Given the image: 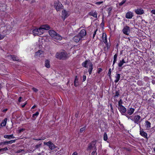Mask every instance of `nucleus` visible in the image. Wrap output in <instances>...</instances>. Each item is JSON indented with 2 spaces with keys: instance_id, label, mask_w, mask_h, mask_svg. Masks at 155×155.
Masks as SVG:
<instances>
[{
  "instance_id": "1",
  "label": "nucleus",
  "mask_w": 155,
  "mask_h": 155,
  "mask_svg": "<svg viewBox=\"0 0 155 155\" xmlns=\"http://www.w3.org/2000/svg\"><path fill=\"white\" fill-rule=\"evenodd\" d=\"M49 33L50 36L54 39L59 41H61L62 39V37L60 35L57 33L53 30H49Z\"/></svg>"
},
{
  "instance_id": "2",
  "label": "nucleus",
  "mask_w": 155,
  "mask_h": 155,
  "mask_svg": "<svg viewBox=\"0 0 155 155\" xmlns=\"http://www.w3.org/2000/svg\"><path fill=\"white\" fill-rule=\"evenodd\" d=\"M69 57L68 54L64 51H63L60 53H57L56 54V57L60 59H65Z\"/></svg>"
},
{
  "instance_id": "3",
  "label": "nucleus",
  "mask_w": 155,
  "mask_h": 155,
  "mask_svg": "<svg viewBox=\"0 0 155 155\" xmlns=\"http://www.w3.org/2000/svg\"><path fill=\"white\" fill-rule=\"evenodd\" d=\"M54 6L57 12L60 11L63 8V5L59 1L54 2Z\"/></svg>"
},
{
  "instance_id": "4",
  "label": "nucleus",
  "mask_w": 155,
  "mask_h": 155,
  "mask_svg": "<svg viewBox=\"0 0 155 155\" xmlns=\"http://www.w3.org/2000/svg\"><path fill=\"white\" fill-rule=\"evenodd\" d=\"M96 142L95 141H93L90 143L88 146V147L87 149V150L89 151V152H91V150L92 149L94 150L95 148H96L95 144Z\"/></svg>"
},
{
  "instance_id": "5",
  "label": "nucleus",
  "mask_w": 155,
  "mask_h": 155,
  "mask_svg": "<svg viewBox=\"0 0 155 155\" xmlns=\"http://www.w3.org/2000/svg\"><path fill=\"white\" fill-rule=\"evenodd\" d=\"M140 115H135L133 117L130 118V119L133 121H134V123L135 124H138L139 123H140Z\"/></svg>"
},
{
  "instance_id": "6",
  "label": "nucleus",
  "mask_w": 155,
  "mask_h": 155,
  "mask_svg": "<svg viewBox=\"0 0 155 155\" xmlns=\"http://www.w3.org/2000/svg\"><path fill=\"white\" fill-rule=\"evenodd\" d=\"M44 144L48 146L49 148L51 150H54L56 148L55 146L50 141L47 142H44Z\"/></svg>"
},
{
  "instance_id": "7",
  "label": "nucleus",
  "mask_w": 155,
  "mask_h": 155,
  "mask_svg": "<svg viewBox=\"0 0 155 155\" xmlns=\"http://www.w3.org/2000/svg\"><path fill=\"white\" fill-rule=\"evenodd\" d=\"M122 31L124 34L126 35H128L130 32V27L127 26H126L124 28Z\"/></svg>"
},
{
  "instance_id": "8",
  "label": "nucleus",
  "mask_w": 155,
  "mask_h": 155,
  "mask_svg": "<svg viewBox=\"0 0 155 155\" xmlns=\"http://www.w3.org/2000/svg\"><path fill=\"white\" fill-rule=\"evenodd\" d=\"M70 15L69 12L66 11L65 10H64L62 12V17L64 18V20L68 17Z\"/></svg>"
},
{
  "instance_id": "9",
  "label": "nucleus",
  "mask_w": 155,
  "mask_h": 155,
  "mask_svg": "<svg viewBox=\"0 0 155 155\" xmlns=\"http://www.w3.org/2000/svg\"><path fill=\"white\" fill-rule=\"evenodd\" d=\"M16 140H12L8 141H4L0 143V145H4L8 144H11L15 142Z\"/></svg>"
},
{
  "instance_id": "10",
  "label": "nucleus",
  "mask_w": 155,
  "mask_h": 155,
  "mask_svg": "<svg viewBox=\"0 0 155 155\" xmlns=\"http://www.w3.org/2000/svg\"><path fill=\"white\" fill-rule=\"evenodd\" d=\"M118 109L122 115H125V113L126 112L127 110L126 108L124 106H123L119 107Z\"/></svg>"
},
{
  "instance_id": "11",
  "label": "nucleus",
  "mask_w": 155,
  "mask_h": 155,
  "mask_svg": "<svg viewBox=\"0 0 155 155\" xmlns=\"http://www.w3.org/2000/svg\"><path fill=\"white\" fill-rule=\"evenodd\" d=\"M140 135L142 137H144L146 138L147 139L148 138L147 137V134L145 132L143 131V129H141V128L140 126Z\"/></svg>"
},
{
  "instance_id": "12",
  "label": "nucleus",
  "mask_w": 155,
  "mask_h": 155,
  "mask_svg": "<svg viewBox=\"0 0 155 155\" xmlns=\"http://www.w3.org/2000/svg\"><path fill=\"white\" fill-rule=\"evenodd\" d=\"M86 32L85 30L84 29H82L80 33H79L78 35L80 36L81 38H83V37L86 35Z\"/></svg>"
},
{
  "instance_id": "13",
  "label": "nucleus",
  "mask_w": 155,
  "mask_h": 155,
  "mask_svg": "<svg viewBox=\"0 0 155 155\" xmlns=\"http://www.w3.org/2000/svg\"><path fill=\"white\" fill-rule=\"evenodd\" d=\"M134 15L133 13L131 12H128L126 15V18L128 19H131L132 18Z\"/></svg>"
},
{
  "instance_id": "14",
  "label": "nucleus",
  "mask_w": 155,
  "mask_h": 155,
  "mask_svg": "<svg viewBox=\"0 0 155 155\" xmlns=\"http://www.w3.org/2000/svg\"><path fill=\"white\" fill-rule=\"evenodd\" d=\"M90 63H92L90 62L89 60H86L82 64V65L85 68H87L88 66L90 65Z\"/></svg>"
},
{
  "instance_id": "15",
  "label": "nucleus",
  "mask_w": 155,
  "mask_h": 155,
  "mask_svg": "<svg viewBox=\"0 0 155 155\" xmlns=\"http://www.w3.org/2000/svg\"><path fill=\"white\" fill-rule=\"evenodd\" d=\"M135 13L138 15H142L144 13L143 10L142 9H137L135 10Z\"/></svg>"
},
{
  "instance_id": "16",
  "label": "nucleus",
  "mask_w": 155,
  "mask_h": 155,
  "mask_svg": "<svg viewBox=\"0 0 155 155\" xmlns=\"http://www.w3.org/2000/svg\"><path fill=\"white\" fill-rule=\"evenodd\" d=\"M135 110V109L131 107L128 108L127 109V114L129 115L132 114Z\"/></svg>"
},
{
  "instance_id": "17",
  "label": "nucleus",
  "mask_w": 155,
  "mask_h": 155,
  "mask_svg": "<svg viewBox=\"0 0 155 155\" xmlns=\"http://www.w3.org/2000/svg\"><path fill=\"white\" fill-rule=\"evenodd\" d=\"M88 14L89 15L94 17L95 18H97V14L96 11L94 12L93 11H91L89 12Z\"/></svg>"
},
{
  "instance_id": "18",
  "label": "nucleus",
  "mask_w": 155,
  "mask_h": 155,
  "mask_svg": "<svg viewBox=\"0 0 155 155\" xmlns=\"http://www.w3.org/2000/svg\"><path fill=\"white\" fill-rule=\"evenodd\" d=\"M81 38L78 35L76 36H75L73 38V40L74 41L76 42H78L81 39Z\"/></svg>"
},
{
  "instance_id": "19",
  "label": "nucleus",
  "mask_w": 155,
  "mask_h": 155,
  "mask_svg": "<svg viewBox=\"0 0 155 155\" xmlns=\"http://www.w3.org/2000/svg\"><path fill=\"white\" fill-rule=\"evenodd\" d=\"M43 55V52L39 50L37 52H36L35 56L36 57H41Z\"/></svg>"
},
{
  "instance_id": "20",
  "label": "nucleus",
  "mask_w": 155,
  "mask_h": 155,
  "mask_svg": "<svg viewBox=\"0 0 155 155\" xmlns=\"http://www.w3.org/2000/svg\"><path fill=\"white\" fill-rule=\"evenodd\" d=\"M4 137L5 138L8 139H14L15 138V137L13 136V134L10 135H4Z\"/></svg>"
},
{
  "instance_id": "21",
  "label": "nucleus",
  "mask_w": 155,
  "mask_h": 155,
  "mask_svg": "<svg viewBox=\"0 0 155 155\" xmlns=\"http://www.w3.org/2000/svg\"><path fill=\"white\" fill-rule=\"evenodd\" d=\"M38 31L39 32H38V36H40L42 35L44 32V29L41 28V27H40L39 28H37Z\"/></svg>"
},
{
  "instance_id": "22",
  "label": "nucleus",
  "mask_w": 155,
  "mask_h": 155,
  "mask_svg": "<svg viewBox=\"0 0 155 155\" xmlns=\"http://www.w3.org/2000/svg\"><path fill=\"white\" fill-rule=\"evenodd\" d=\"M128 61L126 62L124 59H123L121 60H120L118 64V66L119 67H121L124 63L127 62Z\"/></svg>"
},
{
  "instance_id": "23",
  "label": "nucleus",
  "mask_w": 155,
  "mask_h": 155,
  "mask_svg": "<svg viewBox=\"0 0 155 155\" xmlns=\"http://www.w3.org/2000/svg\"><path fill=\"white\" fill-rule=\"evenodd\" d=\"M120 74H116L115 76V80L114 81V82L116 83H117L120 80Z\"/></svg>"
},
{
  "instance_id": "24",
  "label": "nucleus",
  "mask_w": 155,
  "mask_h": 155,
  "mask_svg": "<svg viewBox=\"0 0 155 155\" xmlns=\"http://www.w3.org/2000/svg\"><path fill=\"white\" fill-rule=\"evenodd\" d=\"M7 121V118H5L3 120L1 124H0V126L2 127L5 126L6 124Z\"/></svg>"
},
{
  "instance_id": "25",
  "label": "nucleus",
  "mask_w": 155,
  "mask_h": 155,
  "mask_svg": "<svg viewBox=\"0 0 155 155\" xmlns=\"http://www.w3.org/2000/svg\"><path fill=\"white\" fill-rule=\"evenodd\" d=\"M89 66V68L88 70V72L89 74H91L92 73V71L93 69V65L92 63H90V65Z\"/></svg>"
},
{
  "instance_id": "26",
  "label": "nucleus",
  "mask_w": 155,
  "mask_h": 155,
  "mask_svg": "<svg viewBox=\"0 0 155 155\" xmlns=\"http://www.w3.org/2000/svg\"><path fill=\"white\" fill-rule=\"evenodd\" d=\"M45 67L48 68H49L50 67V61L49 60H47L45 61Z\"/></svg>"
},
{
  "instance_id": "27",
  "label": "nucleus",
  "mask_w": 155,
  "mask_h": 155,
  "mask_svg": "<svg viewBox=\"0 0 155 155\" xmlns=\"http://www.w3.org/2000/svg\"><path fill=\"white\" fill-rule=\"evenodd\" d=\"M10 57L13 61H19V60L18 59V58L16 56L11 55Z\"/></svg>"
},
{
  "instance_id": "28",
  "label": "nucleus",
  "mask_w": 155,
  "mask_h": 155,
  "mask_svg": "<svg viewBox=\"0 0 155 155\" xmlns=\"http://www.w3.org/2000/svg\"><path fill=\"white\" fill-rule=\"evenodd\" d=\"M145 126L147 128H149L151 127V123L148 121H145Z\"/></svg>"
},
{
  "instance_id": "29",
  "label": "nucleus",
  "mask_w": 155,
  "mask_h": 155,
  "mask_svg": "<svg viewBox=\"0 0 155 155\" xmlns=\"http://www.w3.org/2000/svg\"><path fill=\"white\" fill-rule=\"evenodd\" d=\"M102 40L103 42L106 43L107 42V38L106 37V34H104V33L102 35Z\"/></svg>"
},
{
  "instance_id": "30",
  "label": "nucleus",
  "mask_w": 155,
  "mask_h": 155,
  "mask_svg": "<svg viewBox=\"0 0 155 155\" xmlns=\"http://www.w3.org/2000/svg\"><path fill=\"white\" fill-rule=\"evenodd\" d=\"M41 27V28L43 29L44 30H48L50 29V27L49 25H43Z\"/></svg>"
},
{
  "instance_id": "31",
  "label": "nucleus",
  "mask_w": 155,
  "mask_h": 155,
  "mask_svg": "<svg viewBox=\"0 0 155 155\" xmlns=\"http://www.w3.org/2000/svg\"><path fill=\"white\" fill-rule=\"evenodd\" d=\"M78 85V79L77 76H76L74 81V85L75 87L77 86Z\"/></svg>"
},
{
  "instance_id": "32",
  "label": "nucleus",
  "mask_w": 155,
  "mask_h": 155,
  "mask_svg": "<svg viewBox=\"0 0 155 155\" xmlns=\"http://www.w3.org/2000/svg\"><path fill=\"white\" fill-rule=\"evenodd\" d=\"M37 30H38L37 28H36L33 30L32 31V33H33V35L34 36L38 35V32L39 31H38Z\"/></svg>"
},
{
  "instance_id": "33",
  "label": "nucleus",
  "mask_w": 155,
  "mask_h": 155,
  "mask_svg": "<svg viewBox=\"0 0 155 155\" xmlns=\"http://www.w3.org/2000/svg\"><path fill=\"white\" fill-rule=\"evenodd\" d=\"M117 55L116 54L114 56V61L113 62V65H114V64L116 63L117 60Z\"/></svg>"
},
{
  "instance_id": "34",
  "label": "nucleus",
  "mask_w": 155,
  "mask_h": 155,
  "mask_svg": "<svg viewBox=\"0 0 155 155\" xmlns=\"http://www.w3.org/2000/svg\"><path fill=\"white\" fill-rule=\"evenodd\" d=\"M8 150V148L6 147L3 148H1L0 149V152H1L2 153H3Z\"/></svg>"
},
{
  "instance_id": "35",
  "label": "nucleus",
  "mask_w": 155,
  "mask_h": 155,
  "mask_svg": "<svg viewBox=\"0 0 155 155\" xmlns=\"http://www.w3.org/2000/svg\"><path fill=\"white\" fill-rule=\"evenodd\" d=\"M123 103V101L121 99H120L118 102V106L119 107H121V106H123L122 105Z\"/></svg>"
},
{
  "instance_id": "36",
  "label": "nucleus",
  "mask_w": 155,
  "mask_h": 155,
  "mask_svg": "<svg viewBox=\"0 0 155 155\" xmlns=\"http://www.w3.org/2000/svg\"><path fill=\"white\" fill-rule=\"evenodd\" d=\"M107 134L106 133H104V140L106 141L107 140Z\"/></svg>"
},
{
  "instance_id": "37",
  "label": "nucleus",
  "mask_w": 155,
  "mask_h": 155,
  "mask_svg": "<svg viewBox=\"0 0 155 155\" xmlns=\"http://www.w3.org/2000/svg\"><path fill=\"white\" fill-rule=\"evenodd\" d=\"M39 114V113L38 112H37L33 114L32 117L34 118L36 117Z\"/></svg>"
},
{
  "instance_id": "38",
  "label": "nucleus",
  "mask_w": 155,
  "mask_h": 155,
  "mask_svg": "<svg viewBox=\"0 0 155 155\" xmlns=\"http://www.w3.org/2000/svg\"><path fill=\"white\" fill-rule=\"evenodd\" d=\"M126 0H122L121 2L119 3V5L121 6L126 2Z\"/></svg>"
},
{
  "instance_id": "39",
  "label": "nucleus",
  "mask_w": 155,
  "mask_h": 155,
  "mask_svg": "<svg viewBox=\"0 0 155 155\" xmlns=\"http://www.w3.org/2000/svg\"><path fill=\"white\" fill-rule=\"evenodd\" d=\"M137 84L139 86H142L143 85V83L142 81H138L137 82Z\"/></svg>"
},
{
  "instance_id": "40",
  "label": "nucleus",
  "mask_w": 155,
  "mask_h": 155,
  "mask_svg": "<svg viewBox=\"0 0 155 155\" xmlns=\"http://www.w3.org/2000/svg\"><path fill=\"white\" fill-rule=\"evenodd\" d=\"M97 149L96 148H95L93 150V151L91 153L92 155H94L95 153H96V155L97 154V153H96Z\"/></svg>"
},
{
  "instance_id": "41",
  "label": "nucleus",
  "mask_w": 155,
  "mask_h": 155,
  "mask_svg": "<svg viewBox=\"0 0 155 155\" xmlns=\"http://www.w3.org/2000/svg\"><path fill=\"white\" fill-rule=\"evenodd\" d=\"M119 95V93L118 91H116L115 93V96H114L115 97H118Z\"/></svg>"
},
{
  "instance_id": "42",
  "label": "nucleus",
  "mask_w": 155,
  "mask_h": 155,
  "mask_svg": "<svg viewBox=\"0 0 155 155\" xmlns=\"http://www.w3.org/2000/svg\"><path fill=\"white\" fill-rule=\"evenodd\" d=\"M32 90H33V91L35 92H38V90L35 88V87H33L32 88Z\"/></svg>"
},
{
  "instance_id": "43",
  "label": "nucleus",
  "mask_w": 155,
  "mask_h": 155,
  "mask_svg": "<svg viewBox=\"0 0 155 155\" xmlns=\"http://www.w3.org/2000/svg\"><path fill=\"white\" fill-rule=\"evenodd\" d=\"M5 36L4 35L0 34V40L3 39L5 37Z\"/></svg>"
},
{
  "instance_id": "44",
  "label": "nucleus",
  "mask_w": 155,
  "mask_h": 155,
  "mask_svg": "<svg viewBox=\"0 0 155 155\" xmlns=\"http://www.w3.org/2000/svg\"><path fill=\"white\" fill-rule=\"evenodd\" d=\"M97 29L94 31L93 33V38H94V37H95V35L96 34V32H97Z\"/></svg>"
},
{
  "instance_id": "45",
  "label": "nucleus",
  "mask_w": 155,
  "mask_h": 155,
  "mask_svg": "<svg viewBox=\"0 0 155 155\" xmlns=\"http://www.w3.org/2000/svg\"><path fill=\"white\" fill-rule=\"evenodd\" d=\"M85 130V127H83L82 128H81L80 130V132L81 133L82 132H83Z\"/></svg>"
},
{
  "instance_id": "46",
  "label": "nucleus",
  "mask_w": 155,
  "mask_h": 155,
  "mask_svg": "<svg viewBox=\"0 0 155 155\" xmlns=\"http://www.w3.org/2000/svg\"><path fill=\"white\" fill-rule=\"evenodd\" d=\"M83 81H84L86 80V77L85 75H84L83 76Z\"/></svg>"
},
{
  "instance_id": "47",
  "label": "nucleus",
  "mask_w": 155,
  "mask_h": 155,
  "mask_svg": "<svg viewBox=\"0 0 155 155\" xmlns=\"http://www.w3.org/2000/svg\"><path fill=\"white\" fill-rule=\"evenodd\" d=\"M111 69L110 68L109 70V71H108V73L107 74L108 75L110 76L111 75Z\"/></svg>"
},
{
  "instance_id": "48",
  "label": "nucleus",
  "mask_w": 155,
  "mask_h": 155,
  "mask_svg": "<svg viewBox=\"0 0 155 155\" xmlns=\"http://www.w3.org/2000/svg\"><path fill=\"white\" fill-rule=\"evenodd\" d=\"M102 69L101 68H100L99 69L98 71L97 72L98 74H100L101 72H102Z\"/></svg>"
},
{
  "instance_id": "49",
  "label": "nucleus",
  "mask_w": 155,
  "mask_h": 155,
  "mask_svg": "<svg viewBox=\"0 0 155 155\" xmlns=\"http://www.w3.org/2000/svg\"><path fill=\"white\" fill-rule=\"evenodd\" d=\"M103 3V2H97L96 3V4L98 5H99Z\"/></svg>"
},
{
  "instance_id": "50",
  "label": "nucleus",
  "mask_w": 155,
  "mask_h": 155,
  "mask_svg": "<svg viewBox=\"0 0 155 155\" xmlns=\"http://www.w3.org/2000/svg\"><path fill=\"white\" fill-rule=\"evenodd\" d=\"M24 129H23V128H22V129H20L19 130V133H21V132H22V131H23L24 130Z\"/></svg>"
},
{
  "instance_id": "51",
  "label": "nucleus",
  "mask_w": 155,
  "mask_h": 155,
  "mask_svg": "<svg viewBox=\"0 0 155 155\" xmlns=\"http://www.w3.org/2000/svg\"><path fill=\"white\" fill-rule=\"evenodd\" d=\"M41 144L37 145L35 146V147H36V148H38L40 147V146H41Z\"/></svg>"
},
{
  "instance_id": "52",
  "label": "nucleus",
  "mask_w": 155,
  "mask_h": 155,
  "mask_svg": "<svg viewBox=\"0 0 155 155\" xmlns=\"http://www.w3.org/2000/svg\"><path fill=\"white\" fill-rule=\"evenodd\" d=\"M45 138H43V139H41V138H38V139H34V140H42L45 139Z\"/></svg>"
},
{
  "instance_id": "53",
  "label": "nucleus",
  "mask_w": 155,
  "mask_h": 155,
  "mask_svg": "<svg viewBox=\"0 0 155 155\" xmlns=\"http://www.w3.org/2000/svg\"><path fill=\"white\" fill-rule=\"evenodd\" d=\"M151 13L154 14H155V10H152L151 11Z\"/></svg>"
},
{
  "instance_id": "54",
  "label": "nucleus",
  "mask_w": 155,
  "mask_h": 155,
  "mask_svg": "<svg viewBox=\"0 0 155 155\" xmlns=\"http://www.w3.org/2000/svg\"><path fill=\"white\" fill-rule=\"evenodd\" d=\"M72 155H78V153L76 152H74L72 153Z\"/></svg>"
},
{
  "instance_id": "55",
  "label": "nucleus",
  "mask_w": 155,
  "mask_h": 155,
  "mask_svg": "<svg viewBox=\"0 0 155 155\" xmlns=\"http://www.w3.org/2000/svg\"><path fill=\"white\" fill-rule=\"evenodd\" d=\"M22 99V97H20L18 99V101L20 102H21V100Z\"/></svg>"
},
{
  "instance_id": "56",
  "label": "nucleus",
  "mask_w": 155,
  "mask_h": 155,
  "mask_svg": "<svg viewBox=\"0 0 155 155\" xmlns=\"http://www.w3.org/2000/svg\"><path fill=\"white\" fill-rule=\"evenodd\" d=\"M26 104L27 103H25L24 104L21 105V107L23 108L24 107Z\"/></svg>"
},
{
  "instance_id": "57",
  "label": "nucleus",
  "mask_w": 155,
  "mask_h": 155,
  "mask_svg": "<svg viewBox=\"0 0 155 155\" xmlns=\"http://www.w3.org/2000/svg\"><path fill=\"white\" fill-rule=\"evenodd\" d=\"M111 10V8H109L108 9V13L109 14L110 12V11Z\"/></svg>"
},
{
  "instance_id": "58",
  "label": "nucleus",
  "mask_w": 155,
  "mask_h": 155,
  "mask_svg": "<svg viewBox=\"0 0 155 155\" xmlns=\"http://www.w3.org/2000/svg\"><path fill=\"white\" fill-rule=\"evenodd\" d=\"M36 107V105H34L32 107H31V109H34Z\"/></svg>"
},
{
  "instance_id": "59",
  "label": "nucleus",
  "mask_w": 155,
  "mask_h": 155,
  "mask_svg": "<svg viewBox=\"0 0 155 155\" xmlns=\"http://www.w3.org/2000/svg\"><path fill=\"white\" fill-rule=\"evenodd\" d=\"M125 116H126L127 117H128V118H129V116H128V115H127V114H126L125 115Z\"/></svg>"
},
{
  "instance_id": "60",
  "label": "nucleus",
  "mask_w": 155,
  "mask_h": 155,
  "mask_svg": "<svg viewBox=\"0 0 155 155\" xmlns=\"http://www.w3.org/2000/svg\"><path fill=\"white\" fill-rule=\"evenodd\" d=\"M125 116H126L127 117H128V118H129V116H128V115H127V114H126L125 115Z\"/></svg>"
},
{
  "instance_id": "61",
  "label": "nucleus",
  "mask_w": 155,
  "mask_h": 155,
  "mask_svg": "<svg viewBox=\"0 0 155 155\" xmlns=\"http://www.w3.org/2000/svg\"><path fill=\"white\" fill-rule=\"evenodd\" d=\"M2 88V85L0 84V89Z\"/></svg>"
},
{
  "instance_id": "62",
  "label": "nucleus",
  "mask_w": 155,
  "mask_h": 155,
  "mask_svg": "<svg viewBox=\"0 0 155 155\" xmlns=\"http://www.w3.org/2000/svg\"><path fill=\"white\" fill-rule=\"evenodd\" d=\"M154 151L155 152V147L153 148Z\"/></svg>"
},
{
  "instance_id": "63",
  "label": "nucleus",
  "mask_w": 155,
  "mask_h": 155,
  "mask_svg": "<svg viewBox=\"0 0 155 155\" xmlns=\"http://www.w3.org/2000/svg\"><path fill=\"white\" fill-rule=\"evenodd\" d=\"M7 109H6L5 110V111H6L7 110Z\"/></svg>"
}]
</instances>
